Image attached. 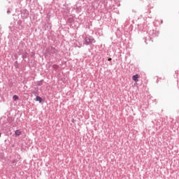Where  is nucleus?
I'll return each mask as SVG.
<instances>
[{"label":"nucleus","instance_id":"nucleus-1","mask_svg":"<svg viewBox=\"0 0 179 179\" xmlns=\"http://www.w3.org/2000/svg\"><path fill=\"white\" fill-rule=\"evenodd\" d=\"M58 54V50L52 46L48 47L45 49V55L48 57H55Z\"/></svg>","mask_w":179,"mask_h":179},{"label":"nucleus","instance_id":"nucleus-2","mask_svg":"<svg viewBox=\"0 0 179 179\" xmlns=\"http://www.w3.org/2000/svg\"><path fill=\"white\" fill-rule=\"evenodd\" d=\"M154 37H159V31L153 29L150 31L149 36L144 38L145 44H148V41H152Z\"/></svg>","mask_w":179,"mask_h":179},{"label":"nucleus","instance_id":"nucleus-3","mask_svg":"<svg viewBox=\"0 0 179 179\" xmlns=\"http://www.w3.org/2000/svg\"><path fill=\"white\" fill-rule=\"evenodd\" d=\"M46 22L42 23V29L43 30H51V28L52 27V24L51 22L45 21Z\"/></svg>","mask_w":179,"mask_h":179},{"label":"nucleus","instance_id":"nucleus-4","mask_svg":"<svg viewBox=\"0 0 179 179\" xmlns=\"http://www.w3.org/2000/svg\"><path fill=\"white\" fill-rule=\"evenodd\" d=\"M93 43H96V41L92 38V36H89L85 38L84 44H85V45H90V44H93Z\"/></svg>","mask_w":179,"mask_h":179},{"label":"nucleus","instance_id":"nucleus-5","mask_svg":"<svg viewBox=\"0 0 179 179\" xmlns=\"http://www.w3.org/2000/svg\"><path fill=\"white\" fill-rule=\"evenodd\" d=\"M21 16L23 19H27V17H29V10L27 9L21 10Z\"/></svg>","mask_w":179,"mask_h":179},{"label":"nucleus","instance_id":"nucleus-6","mask_svg":"<svg viewBox=\"0 0 179 179\" xmlns=\"http://www.w3.org/2000/svg\"><path fill=\"white\" fill-rule=\"evenodd\" d=\"M22 20H19L17 22V29L19 30H23V26L22 25Z\"/></svg>","mask_w":179,"mask_h":179},{"label":"nucleus","instance_id":"nucleus-7","mask_svg":"<svg viewBox=\"0 0 179 179\" xmlns=\"http://www.w3.org/2000/svg\"><path fill=\"white\" fill-rule=\"evenodd\" d=\"M139 75L138 74H135L132 76V80L134 81V82H138L139 81Z\"/></svg>","mask_w":179,"mask_h":179},{"label":"nucleus","instance_id":"nucleus-8","mask_svg":"<svg viewBox=\"0 0 179 179\" xmlns=\"http://www.w3.org/2000/svg\"><path fill=\"white\" fill-rule=\"evenodd\" d=\"M35 101H38V103H43L44 101L43 100V98L40 96H36V99H34Z\"/></svg>","mask_w":179,"mask_h":179},{"label":"nucleus","instance_id":"nucleus-9","mask_svg":"<svg viewBox=\"0 0 179 179\" xmlns=\"http://www.w3.org/2000/svg\"><path fill=\"white\" fill-rule=\"evenodd\" d=\"M27 57H29V52H24L22 54V59H26L27 58Z\"/></svg>","mask_w":179,"mask_h":179},{"label":"nucleus","instance_id":"nucleus-10","mask_svg":"<svg viewBox=\"0 0 179 179\" xmlns=\"http://www.w3.org/2000/svg\"><path fill=\"white\" fill-rule=\"evenodd\" d=\"M33 6H31L32 8H36V6H38V1L37 0H33L32 3Z\"/></svg>","mask_w":179,"mask_h":179},{"label":"nucleus","instance_id":"nucleus-11","mask_svg":"<svg viewBox=\"0 0 179 179\" xmlns=\"http://www.w3.org/2000/svg\"><path fill=\"white\" fill-rule=\"evenodd\" d=\"M15 136H20L22 135V131L20 130H15Z\"/></svg>","mask_w":179,"mask_h":179},{"label":"nucleus","instance_id":"nucleus-12","mask_svg":"<svg viewBox=\"0 0 179 179\" xmlns=\"http://www.w3.org/2000/svg\"><path fill=\"white\" fill-rule=\"evenodd\" d=\"M50 19H51V15H50V13H48L46 15L45 22H51V20Z\"/></svg>","mask_w":179,"mask_h":179},{"label":"nucleus","instance_id":"nucleus-13","mask_svg":"<svg viewBox=\"0 0 179 179\" xmlns=\"http://www.w3.org/2000/svg\"><path fill=\"white\" fill-rule=\"evenodd\" d=\"M44 82V80H41L39 81H37L36 86H41L43 85V83Z\"/></svg>","mask_w":179,"mask_h":179},{"label":"nucleus","instance_id":"nucleus-14","mask_svg":"<svg viewBox=\"0 0 179 179\" xmlns=\"http://www.w3.org/2000/svg\"><path fill=\"white\" fill-rule=\"evenodd\" d=\"M14 66H15V69H19V63L17 62V61H15L14 62Z\"/></svg>","mask_w":179,"mask_h":179},{"label":"nucleus","instance_id":"nucleus-15","mask_svg":"<svg viewBox=\"0 0 179 179\" xmlns=\"http://www.w3.org/2000/svg\"><path fill=\"white\" fill-rule=\"evenodd\" d=\"M13 100H14V101L19 100V96L17 95H13Z\"/></svg>","mask_w":179,"mask_h":179},{"label":"nucleus","instance_id":"nucleus-16","mask_svg":"<svg viewBox=\"0 0 179 179\" xmlns=\"http://www.w3.org/2000/svg\"><path fill=\"white\" fill-rule=\"evenodd\" d=\"M16 166V160L13 159L11 161V166L15 167Z\"/></svg>","mask_w":179,"mask_h":179},{"label":"nucleus","instance_id":"nucleus-17","mask_svg":"<svg viewBox=\"0 0 179 179\" xmlns=\"http://www.w3.org/2000/svg\"><path fill=\"white\" fill-rule=\"evenodd\" d=\"M32 0H26L27 3L29 5H31V6H33V3L31 2Z\"/></svg>","mask_w":179,"mask_h":179},{"label":"nucleus","instance_id":"nucleus-18","mask_svg":"<svg viewBox=\"0 0 179 179\" xmlns=\"http://www.w3.org/2000/svg\"><path fill=\"white\" fill-rule=\"evenodd\" d=\"M33 94H34V96H36V97H37V96H38V93L37 92V91H34Z\"/></svg>","mask_w":179,"mask_h":179},{"label":"nucleus","instance_id":"nucleus-19","mask_svg":"<svg viewBox=\"0 0 179 179\" xmlns=\"http://www.w3.org/2000/svg\"><path fill=\"white\" fill-rule=\"evenodd\" d=\"M17 53H18V55H22L23 54V52H22V50H19Z\"/></svg>","mask_w":179,"mask_h":179},{"label":"nucleus","instance_id":"nucleus-20","mask_svg":"<svg viewBox=\"0 0 179 179\" xmlns=\"http://www.w3.org/2000/svg\"><path fill=\"white\" fill-rule=\"evenodd\" d=\"M34 55H36V53H34V52H32L31 54V58H33Z\"/></svg>","mask_w":179,"mask_h":179},{"label":"nucleus","instance_id":"nucleus-21","mask_svg":"<svg viewBox=\"0 0 179 179\" xmlns=\"http://www.w3.org/2000/svg\"><path fill=\"white\" fill-rule=\"evenodd\" d=\"M139 31H143V29H142L141 25L140 26Z\"/></svg>","mask_w":179,"mask_h":179},{"label":"nucleus","instance_id":"nucleus-22","mask_svg":"<svg viewBox=\"0 0 179 179\" xmlns=\"http://www.w3.org/2000/svg\"><path fill=\"white\" fill-rule=\"evenodd\" d=\"M7 13H8V15H9V13H10V10L8 9V10H7Z\"/></svg>","mask_w":179,"mask_h":179},{"label":"nucleus","instance_id":"nucleus-23","mask_svg":"<svg viewBox=\"0 0 179 179\" xmlns=\"http://www.w3.org/2000/svg\"><path fill=\"white\" fill-rule=\"evenodd\" d=\"M112 59H111V57H109V58L108 59V61L110 62V61H112Z\"/></svg>","mask_w":179,"mask_h":179},{"label":"nucleus","instance_id":"nucleus-24","mask_svg":"<svg viewBox=\"0 0 179 179\" xmlns=\"http://www.w3.org/2000/svg\"><path fill=\"white\" fill-rule=\"evenodd\" d=\"M18 58H19V57H18V56H17L16 59H17Z\"/></svg>","mask_w":179,"mask_h":179},{"label":"nucleus","instance_id":"nucleus-25","mask_svg":"<svg viewBox=\"0 0 179 179\" xmlns=\"http://www.w3.org/2000/svg\"><path fill=\"white\" fill-rule=\"evenodd\" d=\"M161 23H163V20H161Z\"/></svg>","mask_w":179,"mask_h":179},{"label":"nucleus","instance_id":"nucleus-26","mask_svg":"<svg viewBox=\"0 0 179 179\" xmlns=\"http://www.w3.org/2000/svg\"><path fill=\"white\" fill-rule=\"evenodd\" d=\"M0 138H1V132H0Z\"/></svg>","mask_w":179,"mask_h":179}]
</instances>
